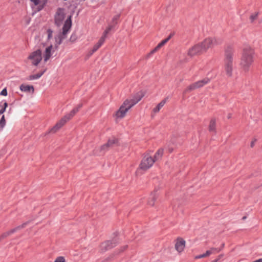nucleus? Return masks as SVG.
<instances>
[{
  "label": "nucleus",
  "mask_w": 262,
  "mask_h": 262,
  "mask_svg": "<svg viewBox=\"0 0 262 262\" xmlns=\"http://www.w3.org/2000/svg\"><path fill=\"white\" fill-rule=\"evenodd\" d=\"M71 17V16H69L64 21L61 34H60L57 37H55V45H51L46 47L43 55H42V51L40 49L31 52L27 58V63L36 67L41 61L42 59L46 62L50 58L52 54L57 48L58 46L61 43L62 39L66 37L67 33L71 29L72 25Z\"/></svg>",
  "instance_id": "obj_1"
},
{
  "label": "nucleus",
  "mask_w": 262,
  "mask_h": 262,
  "mask_svg": "<svg viewBox=\"0 0 262 262\" xmlns=\"http://www.w3.org/2000/svg\"><path fill=\"white\" fill-rule=\"evenodd\" d=\"M234 50L231 47H227L225 51L224 67L227 76L231 77L233 69Z\"/></svg>",
  "instance_id": "obj_2"
},
{
  "label": "nucleus",
  "mask_w": 262,
  "mask_h": 262,
  "mask_svg": "<svg viewBox=\"0 0 262 262\" xmlns=\"http://www.w3.org/2000/svg\"><path fill=\"white\" fill-rule=\"evenodd\" d=\"M254 51L250 47L244 48L241 59V65L245 71H247L253 62Z\"/></svg>",
  "instance_id": "obj_3"
},
{
  "label": "nucleus",
  "mask_w": 262,
  "mask_h": 262,
  "mask_svg": "<svg viewBox=\"0 0 262 262\" xmlns=\"http://www.w3.org/2000/svg\"><path fill=\"white\" fill-rule=\"evenodd\" d=\"M133 107L129 103L128 99L126 100L121 105L119 110L114 114L116 120L124 118L127 112Z\"/></svg>",
  "instance_id": "obj_4"
},
{
  "label": "nucleus",
  "mask_w": 262,
  "mask_h": 262,
  "mask_svg": "<svg viewBox=\"0 0 262 262\" xmlns=\"http://www.w3.org/2000/svg\"><path fill=\"white\" fill-rule=\"evenodd\" d=\"M203 53H205L209 49L212 48L216 44V40L213 37H208L199 43Z\"/></svg>",
  "instance_id": "obj_5"
},
{
  "label": "nucleus",
  "mask_w": 262,
  "mask_h": 262,
  "mask_svg": "<svg viewBox=\"0 0 262 262\" xmlns=\"http://www.w3.org/2000/svg\"><path fill=\"white\" fill-rule=\"evenodd\" d=\"M210 82V79L208 78H205L202 80L198 81L186 88L185 90V93H188L195 89L203 87L205 84H207Z\"/></svg>",
  "instance_id": "obj_6"
},
{
  "label": "nucleus",
  "mask_w": 262,
  "mask_h": 262,
  "mask_svg": "<svg viewBox=\"0 0 262 262\" xmlns=\"http://www.w3.org/2000/svg\"><path fill=\"white\" fill-rule=\"evenodd\" d=\"M153 157L149 156H145L141 161L140 168L144 170H146L150 168L155 163Z\"/></svg>",
  "instance_id": "obj_7"
},
{
  "label": "nucleus",
  "mask_w": 262,
  "mask_h": 262,
  "mask_svg": "<svg viewBox=\"0 0 262 262\" xmlns=\"http://www.w3.org/2000/svg\"><path fill=\"white\" fill-rule=\"evenodd\" d=\"M65 19L64 10L61 8L58 9L55 15V23L57 26H60L63 24Z\"/></svg>",
  "instance_id": "obj_8"
},
{
  "label": "nucleus",
  "mask_w": 262,
  "mask_h": 262,
  "mask_svg": "<svg viewBox=\"0 0 262 262\" xmlns=\"http://www.w3.org/2000/svg\"><path fill=\"white\" fill-rule=\"evenodd\" d=\"M202 53L203 52L199 43L190 48L187 51V55L191 57Z\"/></svg>",
  "instance_id": "obj_9"
},
{
  "label": "nucleus",
  "mask_w": 262,
  "mask_h": 262,
  "mask_svg": "<svg viewBox=\"0 0 262 262\" xmlns=\"http://www.w3.org/2000/svg\"><path fill=\"white\" fill-rule=\"evenodd\" d=\"M186 246V241L181 237L178 238L175 242V249L179 253L183 252Z\"/></svg>",
  "instance_id": "obj_10"
},
{
  "label": "nucleus",
  "mask_w": 262,
  "mask_h": 262,
  "mask_svg": "<svg viewBox=\"0 0 262 262\" xmlns=\"http://www.w3.org/2000/svg\"><path fill=\"white\" fill-rule=\"evenodd\" d=\"M67 121V119L63 117L50 129V132L52 133H56L61 128Z\"/></svg>",
  "instance_id": "obj_11"
},
{
  "label": "nucleus",
  "mask_w": 262,
  "mask_h": 262,
  "mask_svg": "<svg viewBox=\"0 0 262 262\" xmlns=\"http://www.w3.org/2000/svg\"><path fill=\"white\" fill-rule=\"evenodd\" d=\"M171 35H170L167 38L163 40L160 42L153 50H152L147 55V57H150L153 54L157 52L162 46L166 44L170 39Z\"/></svg>",
  "instance_id": "obj_12"
},
{
  "label": "nucleus",
  "mask_w": 262,
  "mask_h": 262,
  "mask_svg": "<svg viewBox=\"0 0 262 262\" xmlns=\"http://www.w3.org/2000/svg\"><path fill=\"white\" fill-rule=\"evenodd\" d=\"M171 35H170L167 38L163 40L160 42L153 50H152L147 55V57H150L153 54L157 52L162 46L166 44L170 39Z\"/></svg>",
  "instance_id": "obj_13"
},
{
  "label": "nucleus",
  "mask_w": 262,
  "mask_h": 262,
  "mask_svg": "<svg viewBox=\"0 0 262 262\" xmlns=\"http://www.w3.org/2000/svg\"><path fill=\"white\" fill-rule=\"evenodd\" d=\"M171 35H170L167 38L163 40L160 42L153 50H152L147 55V57H150L153 54L157 52L162 46L166 44L170 39Z\"/></svg>",
  "instance_id": "obj_14"
},
{
  "label": "nucleus",
  "mask_w": 262,
  "mask_h": 262,
  "mask_svg": "<svg viewBox=\"0 0 262 262\" xmlns=\"http://www.w3.org/2000/svg\"><path fill=\"white\" fill-rule=\"evenodd\" d=\"M144 96V92L141 91L138 92L134 96V98L132 99H128L130 105L133 106L135 104L137 103Z\"/></svg>",
  "instance_id": "obj_15"
},
{
  "label": "nucleus",
  "mask_w": 262,
  "mask_h": 262,
  "mask_svg": "<svg viewBox=\"0 0 262 262\" xmlns=\"http://www.w3.org/2000/svg\"><path fill=\"white\" fill-rule=\"evenodd\" d=\"M35 6L37 7L38 11L43 9L47 0H30Z\"/></svg>",
  "instance_id": "obj_16"
},
{
  "label": "nucleus",
  "mask_w": 262,
  "mask_h": 262,
  "mask_svg": "<svg viewBox=\"0 0 262 262\" xmlns=\"http://www.w3.org/2000/svg\"><path fill=\"white\" fill-rule=\"evenodd\" d=\"M116 245V242L114 241H107L102 243L101 244V248L102 250H106L108 249L114 247Z\"/></svg>",
  "instance_id": "obj_17"
},
{
  "label": "nucleus",
  "mask_w": 262,
  "mask_h": 262,
  "mask_svg": "<svg viewBox=\"0 0 262 262\" xmlns=\"http://www.w3.org/2000/svg\"><path fill=\"white\" fill-rule=\"evenodd\" d=\"M19 88L22 92H24L33 93L34 91V87L32 85L23 84L20 85Z\"/></svg>",
  "instance_id": "obj_18"
},
{
  "label": "nucleus",
  "mask_w": 262,
  "mask_h": 262,
  "mask_svg": "<svg viewBox=\"0 0 262 262\" xmlns=\"http://www.w3.org/2000/svg\"><path fill=\"white\" fill-rule=\"evenodd\" d=\"M105 39L104 37H101L98 42H97L93 47L92 50V53L93 54L97 50H98L99 48L103 44L105 41Z\"/></svg>",
  "instance_id": "obj_19"
},
{
  "label": "nucleus",
  "mask_w": 262,
  "mask_h": 262,
  "mask_svg": "<svg viewBox=\"0 0 262 262\" xmlns=\"http://www.w3.org/2000/svg\"><path fill=\"white\" fill-rule=\"evenodd\" d=\"M216 121L215 118H212L210 120L208 126V130L209 132L213 133L216 132Z\"/></svg>",
  "instance_id": "obj_20"
},
{
  "label": "nucleus",
  "mask_w": 262,
  "mask_h": 262,
  "mask_svg": "<svg viewBox=\"0 0 262 262\" xmlns=\"http://www.w3.org/2000/svg\"><path fill=\"white\" fill-rule=\"evenodd\" d=\"M117 143V140L115 138H113L112 139H110L107 143L105 144H104L101 146L102 150L107 149L108 147L113 146L114 144H116Z\"/></svg>",
  "instance_id": "obj_21"
},
{
  "label": "nucleus",
  "mask_w": 262,
  "mask_h": 262,
  "mask_svg": "<svg viewBox=\"0 0 262 262\" xmlns=\"http://www.w3.org/2000/svg\"><path fill=\"white\" fill-rule=\"evenodd\" d=\"M167 101V98L164 99L162 100L158 105L153 108V112L154 113H157L159 112V111L161 109V108L165 105Z\"/></svg>",
  "instance_id": "obj_22"
},
{
  "label": "nucleus",
  "mask_w": 262,
  "mask_h": 262,
  "mask_svg": "<svg viewBox=\"0 0 262 262\" xmlns=\"http://www.w3.org/2000/svg\"><path fill=\"white\" fill-rule=\"evenodd\" d=\"M164 149L163 148H159L155 153L154 159L155 162L161 159L163 156Z\"/></svg>",
  "instance_id": "obj_23"
},
{
  "label": "nucleus",
  "mask_w": 262,
  "mask_h": 262,
  "mask_svg": "<svg viewBox=\"0 0 262 262\" xmlns=\"http://www.w3.org/2000/svg\"><path fill=\"white\" fill-rule=\"evenodd\" d=\"M78 112V108H73L68 114L64 116V118L67 119V121L70 120Z\"/></svg>",
  "instance_id": "obj_24"
},
{
  "label": "nucleus",
  "mask_w": 262,
  "mask_h": 262,
  "mask_svg": "<svg viewBox=\"0 0 262 262\" xmlns=\"http://www.w3.org/2000/svg\"><path fill=\"white\" fill-rule=\"evenodd\" d=\"M220 251V249L216 248H211L209 250L206 251L205 255L207 257H208L211 254L219 253Z\"/></svg>",
  "instance_id": "obj_25"
},
{
  "label": "nucleus",
  "mask_w": 262,
  "mask_h": 262,
  "mask_svg": "<svg viewBox=\"0 0 262 262\" xmlns=\"http://www.w3.org/2000/svg\"><path fill=\"white\" fill-rule=\"evenodd\" d=\"M43 74V72H40V73H37L36 74L30 75L28 78V79L29 80H32L38 79Z\"/></svg>",
  "instance_id": "obj_26"
},
{
  "label": "nucleus",
  "mask_w": 262,
  "mask_h": 262,
  "mask_svg": "<svg viewBox=\"0 0 262 262\" xmlns=\"http://www.w3.org/2000/svg\"><path fill=\"white\" fill-rule=\"evenodd\" d=\"M113 25H108V26L106 28L104 32L103 33V34L101 37H104V38H106L107 35L109 33V32L111 31V30L113 28Z\"/></svg>",
  "instance_id": "obj_27"
},
{
  "label": "nucleus",
  "mask_w": 262,
  "mask_h": 262,
  "mask_svg": "<svg viewBox=\"0 0 262 262\" xmlns=\"http://www.w3.org/2000/svg\"><path fill=\"white\" fill-rule=\"evenodd\" d=\"M6 125L5 116L3 115L0 119V131H2Z\"/></svg>",
  "instance_id": "obj_28"
},
{
  "label": "nucleus",
  "mask_w": 262,
  "mask_h": 262,
  "mask_svg": "<svg viewBox=\"0 0 262 262\" xmlns=\"http://www.w3.org/2000/svg\"><path fill=\"white\" fill-rule=\"evenodd\" d=\"M151 200H149L148 204L150 206H154L155 204V201L157 199L156 194L155 192H153L151 194Z\"/></svg>",
  "instance_id": "obj_29"
},
{
  "label": "nucleus",
  "mask_w": 262,
  "mask_h": 262,
  "mask_svg": "<svg viewBox=\"0 0 262 262\" xmlns=\"http://www.w3.org/2000/svg\"><path fill=\"white\" fill-rule=\"evenodd\" d=\"M8 106V103L5 102L3 105H0V114L2 115L5 111L6 108Z\"/></svg>",
  "instance_id": "obj_30"
},
{
  "label": "nucleus",
  "mask_w": 262,
  "mask_h": 262,
  "mask_svg": "<svg viewBox=\"0 0 262 262\" xmlns=\"http://www.w3.org/2000/svg\"><path fill=\"white\" fill-rule=\"evenodd\" d=\"M54 262H66L65 259L62 256L58 257Z\"/></svg>",
  "instance_id": "obj_31"
},
{
  "label": "nucleus",
  "mask_w": 262,
  "mask_h": 262,
  "mask_svg": "<svg viewBox=\"0 0 262 262\" xmlns=\"http://www.w3.org/2000/svg\"><path fill=\"white\" fill-rule=\"evenodd\" d=\"M7 94V90L6 88L4 89L0 93V95L2 96H6Z\"/></svg>",
  "instance_id": "obj_32"
},
{
  "label": "nucleus",
  "mask_w": 262,
  "mask_h": 262,
  "mask_svg": "<svg viewBox=\"0 0 262 262\" xmlns=\"http://www.w3.org/2000/svg\"><path fill=\"white\" fill-rule=\"evenodd\" d=\"M207 256L205 255V253L203 254H200V255H197L196 256H195L194 258L195 259H200V258H205V257H206Z\"/></svg>",
  "instance_id": "obj_33"
},
{
  "label": "nucleus",
  "mask_w": 262,
  "mask_h": 262,
  "mask_svg": "<svg viewBox=\"0 0 262 262\" xmlns=\"http://www.w3.org/2000/svg\"><path fill=\"white\" fill-rule=\"evenodd\" d=\"M167 150L169 153H171L173 151V147L169 144L167 145Z\"/></svg>",
  "instance_id": "obj_34"
},
{
  "label": "nucleus",
  "mask_w": 262,
  "mask_h": 262,
  "mask_svg": "<svg viewBox=\"0 0 262 262\" xmlns=\"http://www.w3.org/2000/svg\"><path fill=\"white\" fill-rule=\"evenodd\" d=\"M52 31L50 29H48V31H47V33H48V38L49 39H50L51 37H52Z\"/></svg>",
  "instance_id": "obj_35"
},
{
  "label": "nucleus",
  "mask_w": 262,
  "mask_h": 262,
  "mask_svg": "<svg viewBox=\"0 0 262 262\" xmlns=\"http://www.w3.org/2000/svg\"><path fill=\"white\" fill-rule=\"evenodd\" d=\"M257 15H258V14H257V13H255V14H254L250 16V19H251V21H253L254 20H255V19H256V18H257Z\"/></svg>",
  "instance_id": "obj_36"
},
{
  "label": "nucleus",
  "mask_w": 262,
  "mask_h": 262,
  "mask_svg": "<svg viewBox=\"0 0 262 262\" xmlns=\"http://www.w3.org/2000/svg\"><path fill=\"white\" fill-rule=\"evenodd\" d=\"M25 225H26V224H23L22 225H21V226H20L17 227L16 228H15V229H13V230H11V231H10V233H12L14 232L16 230H17V229L23 228H24V227H25Z\"/></svg>",
  "instance_id": "obj_37"
},
{
  "label": "nucleus",
  "mask_w": 262,
  "mask_h": 262,
  "mask_svg": "<svg viewBox=\"0 0 262 262\" xmlns=\"http://www.w3.org/2000/svg\"><path fill=\"white\" fill-rule=\"evenodd\" d=\"M119 15H116V16H115L114 17V18H113V22L115 24H116L117 23V20L119 19Z\"/></svg>",
  "instance_id": "obj_38"
},
{
  "label": "nucleus",
  "mask_w": 262,
  "mask_h": 262,
  "mask_svg": "<svg viewBox=\"0 0 262 262\" xmlns=\"http://www.w3.org/2000/svg\"><path fill=\"white\" fill-rule=\"evenodd\" d=\"M256 141H257V140L255 138L253 139L252 140V141L251 142V144H250L251 147H254V146L255 145V144Z\"/></svg>",
  "instance_id": "obj_39"
},
{
  "label": "nucleus",
  "mask_w": 262,
  "mask_h": 262,
  "mask_svg": "<svg viewBox=\"0 0 262 262\" xmlns=\"http://www.w3.org/2000/svg\"><path fill=\"white\" fill-rule=\"evenodd\" d=\"M127 245H124L120 248V252H123L127 248Z\"/></svg>",
  "instance_id": "obj_40"
},
{
  "label": "nucleus",
  "mask_w": 262,
  "mask_h": 262,
  "mask_svg": "<svg viewBox=\"0 0 262 262\" xmlns=\"http://www.w3.org/2000/svg\"><path fill=\"white\" fill-rule=\"evenodd\" d=\"M82 106V104L81 103H80L79 104L77 105V106L76 107H75L74 108H78V112L79 111V110H80V108H81Z\"/></svg>",
  "instance_id": "obj_41"
},
{
  "label": "nucleus",
  "mask_w": 262,
  "mask_h": 262,
  "mask_svg": "<svg viewBox=\"0 0 262 262\" xmlns=\"http://www.w3.org/2000/svg\"><path fill=\"white\" fill-rule=\"evenodd\" d=\"M217 260H218V259H215V260H213L212 262H217Z\"/></svg>",
  "instance_id": "obj_42"
}]
</instances>
